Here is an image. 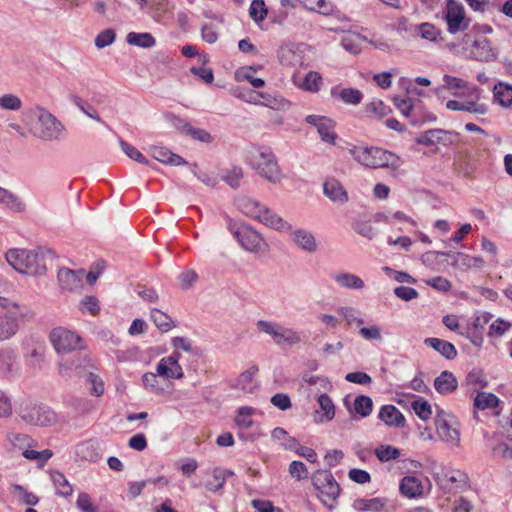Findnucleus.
<instances>
[{
    "label": "nucleus",
    "instance_id": "13d9d810",
    "mask_svg": "<svg viewBox=\"0 0 512 512\" xmlns=\"http://www.w3.org/2000/svg\"><path fill=\"white\" fill-rule=\"evenodd\" d=\"M76 507L81 512H98V509L93 504L90 495L86 492H81L78 494V497L76 500Z\"/></svg>",
    "mask_w": 512,
    "mask_h": 512
},
{
    "label": "nucleus",
    "instance_id": "79ce46f5",
    "mask_svg": "<svg viewBox=\"0 0 512 512\" xmlns=\"http://www.w3.org/2000/svg\"><path fill=\"white\" fill-rule=\"evenodd\" d=\"M383 506L384 502L380 498L356 499L353 502V508L359 512H378L383 508Z\"/></svg>",
    "mask_w": 512,
    "mask_h": 512
},
{
    "label": "nucleus",
    "instance_id": "4c0bfd02",
    "mask_svg": "<svg viewBox=\"0 0 512 512\" xmlns=\"http://www.w3.org/2000/svg\"><path fill=\"white\" fill-rule=\"evenodd\" d=\"M331 94L333 96L339 97L344 103L357 105L362 101L363 94L360 90L354 88H344L341 89L338 93L336 92V88L331 90Z\"/></svg>",
    "mask_w": 512,
    "mask_h": 512
},
{
    "label": "nucleus",
    "instance_id": "9d476101",
    "mask_svg": "<svg viewBox=\"0 0 512 512\" xmlns=\"http://www.w3.org/2000/svg\"><path fill=\"white\" fill-rule=\"evenodd\" d=\"M33 316L31 309H18L0 314V341L8 340L17 333L19 319H30Z\"/></svg>",
    "mask_w": 512,
    "mask_h": 512
},
{
    "label": "nucleus",
    "instance_id": "9b49d317",
    "mask_svg": "<svg viewBox=\"0 0 512 512\" xmlns=\"http://www.w3.org/2000/svg\"><path fill=\"white\" fill-rule=\"evenodd\" d=\"M50 340L58 353H68L75 350L81 338L74 332L62 327L55 328L50 333Z\"/></svg>",
    "mask_w": 512,
    "mask_h": 512
},
{
    "label": "nucleus",
    "instance_id": "f704fd0d",
    "mask_svg": "<svg viewBox=\"0 0 512 512\" xmlns=\"http://www.w3.org/2000/svg\"><path fill=\"white\" fill-rule=\"evenodd\" d=\"M302 342L301 335L298 331L283 326L281 332L279 333V336L275 342L277 346H294L298 345Z\"/></svg>",
    "mask_w": 512,
    "mask_h": 512
},
{
    "label": "nucleus",
    "instance_id": "72a5a7b5",
    "mask_svg": "<svg viewBox=\"0 0 512 512\" xmlns=\"http://www.w3.org/2000/svg\"><path fill=\"white\" fill-rule=\"evenodd\" d=\"M258 372L257 366H252L248 370L242 372L236 381V388L241 389L245 393H252L254 391L255 385L253 383V378Z\"/></svg>",
    "mask_w": 512,
    "mask_h": 512
},
{
    "label": "nucleus",
    "instance_id": "a18cd8bd",
    "mask_svg": "<svg viewBox=\"0 0 512 512\" xmlns=\"http://www.w3.org/2000/svg\"><path fill=\"white\" fill-rule=\"evenodd\" d=\"M256 327L259 332L269 335L275 343L283 325L273 321L259 320L256 323Z\"/></svg>",
    "mask_w": 512,
    "mask_h": 512
},
{
    "label": "nucleus",
    "instance_id": "58836bf2",
    "mask_svg": "<svg viewBox=\"0 0 512 512\" xmlns=\"http://www.w3.org/2000/svg\"><path fill=\"white\" fill-rule=\"evenodd\" d=\"M317 401L323 414L316 422L331 421L335 416V406L332 399L327 394H321Z\"/></svg>",
    "mask_w": 512,
    "mask_h": 512
},
{
    "label": "nucleus",
    "instance_id": "4d7b16f0",
    "mask_svg": "<svg viewBox=\"0 0 512 512\" xmlns=\"http://www.w3.org/2000/svg\"><path fill=\"white\" fill-rule=\"evenodd\" d=\"M511 327V323L505 321L502 318L496 319L489 327L488 336L490 337H501Z\"/></svg>",
    "mask_w": 512,
    "mask_h": 512
},
{
    "label": "nucleus",
    "instance_id": "c03bdc74",
    "mask_svg": "<svg viewBox=\"0 0 512 512\" xmlns=\"http://www.w3.org/2000/svg\"><path fill=\"white\" fill-rule=\"evenodd\" d=\"M353 409L361 417H367L372 412L373 401L369 396L359 395L354 400Z\"/></svg>",
    "mask_w": 512,
    "mask_h": 512
},
{
    "label": "nucleus",
    "instance_id": "c85d7f7f",
    "mask_svg": "<svg viewBox=\"0 0 512 512\" xmlns=\"http://www.w3.org/2000/svg\"><path fill=\"white\" fill-rule=\"evenodd\" d=\"M237 208L246 216L257 219L263 207L258 201L246 196L238 197L235 201Z\"/></svg>",
    "mask_w": 512,
    "mask_h": 512
},
{
    "label": "nucleus",
    "instance_id": "6e6552de",
    "mask_svg": "<svg viewBox=\"0 0 512 512\" xmlns=\"http://www.w3.org/2000/svg\"><path fill=\"white\" fill-rule=\"evenodd\" d=\"M445 20L447 22L448 32L456 34L465 31L469 27L470 20L465 16L463 5L456 0H447Z\"/></svg>",
    "mask_w": 512,
    "mask_h": 512
},
{
    "label": "nucleus",
    "instance_id": "412c9836",
    "mask_svg": "<svg viewBox=\"0 0 512 512\" xmlns=\"http://www.w3.org/2000/svg\"><path fill=\"white\" fill-rule=\"evenodd\" d=\"M323 193L333 202L344 204L348 201V194L342 184L335 178L327 179L323 184Z\"/></svg>",
    "mask_w": 512,
    "mask_h": 512
},
{
    "label": "nucleus",
    "instance_id": "c9c22d12",
    "mask_svg": "<svg viewBox=\"0 0 512 512\" xmlns=\"http://www.w3.org/2000/svg\"><path fill=\"white\" fill-rule=\"evenodd\" d=\"M409 31L417 36H420L422 39L435 41L439 35V30L428 22L422 23L420 25H411Z\"/></svg>",
    "mask_w": 512,
    "mask_h": 512
},
{
    "label": "nucleus",
    "instance_id": "680f3d73",
    "mask_svg": "<svg viewBox=\"0 0 512 512\" xmlns=\"http://www.w3.org/2000/svg\"><path fill=\"white\" fill-rule=\"evenodd\" d=\"M72 101L88 117L98 122H102L98 112L91 105L85 104V102L79 96H72Z\"/></svg>",
    "mask_w": 512,
    "mask_h": 512
},
{
    "label": "nucleus",
    "instance_id": "bf43d9fd",
    "mask_svg": "<svg viewBox=\"0 0 512 512\" xmlns=\"http://www.w3.org/2000/svg\"><path fill=\"white\" fill-rule=\"evenodd\" d=\"M116 38V33L113 29H106L101 31L95 38V46L99 49L111 45Z\"/></svg>",
    "mask_w": 512,
    "mask_h": 512
},
{
    "label": "nucleus",
    "instance_id": "7c9ffc66",
    "mask_svg": "<svg viewBox=\"0 0 512 512\" xmlns=\"http://www.w3.org/2000/svg\"><path fill=\"white\" fill-rule=\"evenodd\" d=\"M333 279L336 281V283L340 287L345 288V289L359 290V289L364 288V286H365L364 281L360 277L356 276L355 274H351V273H346V272L337 273V274L333 275Z\"/></svg>",
    "mask_w": 512,
    "mask_h": 512
},
{
    "label": "nucleus",
    "instance_id": "09e8293b",
    "mask_svg": "<svg viewBox=\"0 0 512 512\" xmlns=\"http://www.w3.org/2000/svg\"><path fill=\"white\" fill-rule=\"evenodd\" d=\"M254 412L252 407L244 406L240 407L237 411V415L235 418V423L239 428L248 429L252 426L253 420L251 419V415Z\"/></svg>",
    "mask_w": 512,
    "mask_h": 512
},
{
    "label": "nucleus",
    "instance_id": "864d4df0",
    "mask_svg": "<svg viewBox=\"0 0 512 512\" xmlns=\"http://www.w3.org/2000/svg\"><path fill=\"white\" fill-rule=\"evenodd\" d=\"M444 84L442 87L435 88V94H439L442 90H454V89H463L466 87V82L461 79L451 75L443 76Z\"/></svg>",
    "mask_w": 512,
    "mask_h": 512
},
{
    "label": "nucleus",
    "instance_id": "aec40b11",
    "mask_svg": "<svg viewBox=\"0 0 512 512\" xmlns=\"http://www.w3.org/2000/svg\"><path fill=\"white\" fill-rule=\"evenodd\" d=\"M378 417L387 426L402 428L406 420L401 411L394 405H384L381 407Z\"/></svg>",
    "mask_w": 512,
    "mask_h": 512
},
{
    "label": "nucleus",
    "instance_id": "de8ad7c7",
    "mask_svg": "<svg viewBox=\"0 0 512 512\" xmlns=\"http://www.w3.org/2000/svg\"><path fill=\"white\" fill-rule=\"evenodd\" d=\"M374 453L381 462L395 460L400 456V450L391 445H380L375 449Z\"/></svg>",
    "mask_w": 512,
    "mask_h": 512
},
{
    "label": "nucleus",
    "instance_id": "ddd939ff",
    "mask_svg": "<svg viewBox=\"0 0 512 512\" xmlns=\"http://www.w3.org/2000/svg\"><path fill=\"white\" fill-rule=\"evenodd\" d=\"M232 234L241 246L250 252H257L263 242L262 236L249 226H240L232 229Z\"/></svg>",
    "mask_w": 512,
    "mask_h": 512
},
{
    "label": "nucleus",
    "instance_id": "e2e57ef3",
    "mask_svg": "<svg viewBox=\"0 0 512 512\" xmlns=\"http://www.w3.org/2000/svg\"><path fill=\"white\" fill-rule=\"evenodd\" d=\"M243 177V170L241 167H233L231 170L227 172V174L223 177V180L230 185L232 188L236 189L240 186V180Z\"/></svg>",
    "mask_w": 512,
    "mask_h": 512
},
{
    "label": "nucleus",
    "instance_id": "5701e85b",
    "mask_svg": "<svg viewBox=\"0 0 512 512\" xmlns=\"http://www.w3.org/2000/svg\"><path fill=\"white\" fill-rule=\"evenodd\" d=\"M458 387V381L450 371H443L434 380V388L441 395L453 393Z\"/></svg>",
    "mask_w": 512,
    "mask_h": 512
},
{
    "label": "nucleus",
    "instance_id": "a211bd4d",
    "mask_svg": "<svg viewBox=\"0 0 512 512\" xmlns=\"http://www.w3.org/2000/svg\"><path fill=\"white\" fill-rule=\"evenodd\" d=\"M436 431L439 437L446 442L458 444L460 441V434L456 428H453L446 419L445 413L441 410L435 417Z\"/></svg>",
    "mask_w": 512,
    "mask_h": 512
},
{
    "label": "nucleus",
    "instance_id": "b1692460",
    "mask_svg": "<svg viewBox=\"0 0 512 512\" xmlns=\"http://www.w3.org/2000/svg\"><path fill=\"white\" fill-rule=\"evenodd\" d=\"M292 240L303 251L314 253L317 250V243L313 234L304 229H297L292 232Z\"/></svg>",
    "mask_w": 512,
    "mask_h": 512
},
{
    "label": "nucleus",
    "instance_id": "c756f323",
    "mask_svg": "<svg viewBox=\"0 0 512 512\" xmlns=\"http://www.w3.org/2000/svg\"><path fill=\"white\" fill-rule=\"evenodd\" d=\"M448 132L442 129H430L416 138V142L421 145L431 146L436 143H446Z\"/></svg>",
    "mask_w": 512,
    "mask_h": 512
},
{
    "label": "nucleus",
    "instance_id": "774afa93",
    "mask_svg": "<svg viewBox=\"0 0 512 512\" xmlns=\"http://www.w3.org/2000/svg\"><path fill=\"white\" fill-rule=\"evenodd\" d=\"M252 506L258 512H283L280 508L273 506L272 502L266 500L255 499Z\"/></svg>",
    "mask_w": 512,
    "mask_h": 512
},
{
    "label": "nucleus",
    "instance_id": "e433bc0d",
    "mask_svg": "<svg viewBox=\"0 0 512 512\" xmlns=\"http://www.w3.org/2000/svg\"><path fill=\"white\" fill-rule=\"evenodd\" d=\"M51 480L56 489V493L63 497H68L72 494L73 489L69 481L66 479L63 473L59 471L51 472Z\"/></svg>",
    "mask_w": 512,
    "mask_h": 512
},
{
    "label": "nucleus",
    "instance_id": "2eb2a0df",
    "mask_svg": "<svg viewBox=\"0 0 512 512\" xmlns=\"http://www.w3.org/2000/svg\"><path fill=\"white\" fill-rule=\"evenodd\" d=\"M278 59L282 65L302 66L304 63L303 45L294 43L282 45L278 50Z\"/></svg>",
    "mask_w": 512,
    "mask_h": 512
},
{
    "label": "nucleus",
    "instance_id": "3c124183",
    "mask_svg": "<svg viewBox=\"0 0 512 512\" xmlns=\"http://www.w3.org/2000/svg\"><path fill=\"white\" fill-rule=\"evenodd\" d=\"M22 107L21 99L11 93L0 96V108L3 110L18 111Z\"/></svg>",
    "mask_w": 512,
    "mask_h": 512
},
{
    "label": "nucleus",
    "instance_id": "473e14b6",
    "mask_svg": "<svg viewBox=\"0 0 512 512\" xmlns=\"http://www.w3.org/2000/svg\"><path fill=\"white\" fill-rule=\"evenodd\" d=\"M126 41L129 45L141 47V48H151L156 44L155 38L147 32L136 33L130 32L126 37Z\"/></svg>",
    "mask_w": 512,
    "mask_h": 512
},
{
    "label": "nucleus",
    "instance_id": "49530a36",
    "mask_svg": "<svg viewBox=\"0 0 512 512\" xmlns=\"http://www.w3.org/2000/svg\"><path fill=\"white\" fill-rule=\"evenodd\" d=\"M366 112L375 118H383L391 112V109L382 100L374 99L366 105Z\"/></svg>",
    "mask_w": 512,
    "mask_h": 512
},
{
    "label": "nucleus",
    "instance_id": "393cba45",
    "mask_svg": "<svg viewBox=\"0 0 512 512\" xmlns=\"http://www.w3.org/2000/svg\"><path fill=\"white\" fill-rule=\"evenodd\" d=\"M174 120L175 127L184 134L190 135L193 139L204 143H209L212 141V137L208 131L200 128H194L189 123L176 117L174 118Z\"/></svg>",
    "mask_w": 512,
    "mask_h": 512
},
{
    "label": "nucleus",
    "instance_id": "0eeeda50",
    "mask_svg": "<svg viewBox=\"0 0 512 512\" xmlns=\"http://www.w3.org/2000/svg\"><path fill=\"white\" fill-rule=\"evenodd\" d=\"M393 103L401 114L409 119L410 124L413 126H419L426 122H434L436 120V116L434 114H422L420 112V100L395 96L393 98Z\"/></svg>",
    "mask_w": 512,
    "mask_h": 512
},
{
    "label": "nucleus",
    "instance_id": "f8f14e48",
    "mask_svg": "<svg viewBox=\"0 0 512 512\" xmlns=\"http://www.w3.org/2000/svg\"><path fill=\"white\" fill-rule=\"evenodd\" d=\"M180 358L181 353L175 349L170 356L164 357L158 362L157 374L165 379H181L184 373L179 364Z\"/></svg>",
    "mask_w": 512,
    "mask_h": 512
},
{
    "label": "nucleus",
    "instance_id": "2f4dec72",
    "mask_svg": "<svg viewBox=\"0 0 512 512\" xmlns=\"http://www.w3.org/2000/svg\"><path fill=\"white\" fill-rule=\"evenodd\" d=\"M494 101L503 107L512 105V86L499 82L493 88Z\"/></svg>",
    "mask_w": 512,
    "mask_h": 512
},
{
    "label": "nucleus",
    "instance_id": "37998d69",
    "mask_svg": "<svg viewBox=\"0 0 512 512\" xmlns=\"http://www.w3.org/2000/svg\"><path fill=\"white\" fill-rule=\"evenodd\" d=\"M151 318L162 332H167L175 326L171 317L159 309L154 308L151 310Z\"/></svg>",
    "mask_w": 512,
    "mask_h": 512
},
{
    "label": "nucleus",
    "instance_id": "1a4fd4ad",
    "mask_svg": "<svg viewBox=\"0 0 512 512\" xmlns=\"http://www.w3.org/2000/svg\"><path fill=\"white\" fill-rule=\"evenodd\" d=\"M436 483L446 492L464 490L468 485V476L460 470L442 469L434 476Z\"/></svg>",
    "mask_w": 512,
    "mask_h": 512
},
{
    "label": "nucleus",
    "instance_id": "f3484780",
    "mask_svg": "<svg viewBox=\"0 0 512 512\" xmlns=\"http://www.w3.org/2000/svg\"><path fill=\"white\" fill-rule=\"evenodd\" d=\"M85 271L61 268L58 271V280L62 289L73 292L83 287Z\"/></svg>",
    "mask_w": 512,
    "mask_h": 512
},
{
    "label": "nucleus",
    "instance_id": "f257e3e1",
    "mask_svg": "<svg viewBox=\"0 0 512 512\" xmlns=\"http://www.w3.org/2000/svg\"><path fill=\"white\" fill-rule=\"evenodd\" d=\"M50 255L42 249H11L6 253V260L19 273L35 276L45 273L46 256Z\"/></svg>",
    "mask_w": 512,
    "mask_h": 512
},
{
    "label": "nucleus",
    "instance_id": "0e129e2a",
    "mask_svg": "<svg viewBox=\"0 0 512 512\" xmlns=\"http://www.w3.org/2000/svg\"><path fill=\"white\" fill-rule=\"evenodd\" d=\"M289 473L297 480L308 478L307 467L302 461H292L289 465Z\"/></svg>",
    "mask_w": 512,
    "mask_h": 512
},
{
    "label": "nucleus",
    "instance_id": "4be33fe9",
    "mask_svg": "<svg viewBox=\"0 0 512 512\" xmlns=\"http://www.w3.org/2000/svg\"><path fill=\"white\" fill-rule=\"evenodd\" d=\"M472 53L476 59L480 61H491L497 57L496 49L491 45L490 41L484 37L474 40Z\"/></svg>",
    "mask_w": 512,
    "mask_h": 512
},
{
    "label": "nucleus",
    "instance_id": "5fc2aeb1",
    "mask_svg": "<svg viewBox=\"0 0 512 512\" xmlns=\"http://www.w3.org/2000/svg\"><path fill=\"white\" fill-rule=\"evenodd\" d=\"M250 17L256 21H262L267 15V9L263 0H253L249 8Z\"/></svg>",
    "mask_w": 512,
    "mask_h": 512
},
{
    "label": "nucleus",
    "instance_id": "39448f33",
    "mask_svg": "<svg viewBox=\"0 0 512 512\" xmlns=\"http://www.w3.org/2000/svg\"><path fill=\"white\" fill-rule=\"evenodd\" d=\"M312 483L319 492L318 497L320 501L328 509H334L341 489L332 473L328 470H317L312 475Z\"/></svg>",
    "mask_w": 512,
    "mask_h": 512
},
{
    "label": "nucleus",
    "instance_id": "338daca9",
    "mask_svg": "<svg viewBox=\"0 0 512 512\" xmlns=\"http://www.w3.org/2000/svg\"><path fill=\"white\" fill-rule=\"evenodd\" d=\"M345 380L360 385H369L372 382V378L367 373L361 371L347 373Z\"/></svg>",
    "mask_w": 512,
    "mask_h": 512
},
{
    "label": "nucleus",
    "instance_id": "a878e982",
    "mask_svg": "<svg viewBox=\"0 0 512 512\" xmlns=\"http://www.w3.org/2000/svg\"><path fill=\"white\" fill-rule=\"evenodd\" d=\"M446 108L452 111H464L473 114L484 115L487 112V106L475 101H457L449 100Z\"/></svg>",
    "mask_w": 512,
    "mask_h": 512
},
{
    "label": "nucleus",
    "instance_id": "7ed1b4c3",
    "mask_svg": "<svg viewBox=\"0 0 512 512\" xmlns=\"http://www.w3.org/2000/svg\"><path fill=\"white\" fill-rule=\"evenodd\" d=\"M349 153L355 161L367 168L387 167L396 170L400 166V159L397 155L379 147L354 146L349 149Z\"/></svg>",
    "mask_w": 512,
    "mask_h": 512
},
{
    "label": "nucleus",
    "instance_id": "69168bd1",
    "mask_svg": "<svg viewBox=\"0 0 512 512\" xmlns=\"http://www.w3.org/2000/svg\"><path fill=\"white\" fill-rule=\"evenodd\" d=\"M8 440L14 447H17L23 451L26 449V447L30 446L31 442V438L27 434L23 433H10L8 435Z\"/></svg>",
    "mask_w": 512,
    "mask_h": 512
},
{
    "label": "nucleus",
    "instance_id": "603ef678",
    "mask_svg": "<svg viewBox=\"0 0 512 512\" xmlns=\"http://www.w3.org/2000/svg\"><path fill=\"white\" fill-rule=\"evenodd\" d=\"M413 410L415 411L416 415L424 420L427 421L430 419L432 415V408L431 405L428 403V401L420 398L418 400H415L411 404Z\"/></svg>",
    "mask_w": 512,
    "mask_h": 512
},
{
    "label": "nucleus",
    "instance_id": "f03ea898",
    "mask_svg": "<svg viewBox=\"0 0 512 512\" xmlns=\"http://www.w3.org/2000/svg\"><path fill=\"white\" fill-rule=\"evenodd\" d=\"M23 115L36 116L37 121L29 126V132L40 140H59L65 131L64 125L52 113L39 105L26 109Z\"/></svg>",
    "mask_w": 512,
    "mask_h": 512
},
{
    "label": "nucleus",
    "instance_id": "bb28decb",
    "mask_svg": "<svg viewBox=\"0 0 512 512\" xmlns=\"http://www.w3.org/2000/svg\"><path fill=\"white\" fill-rule=\"evenodd\" d=\"M424 343L439 352L442 356H444L448 360H452L457 356V351L455 346L445 340L439 338H426Z\"/></svg>",
    "mask_w": 512,
    "mask_h": 512
},
{
    "label": "nucleus",
    "instance_id": "20e7f679",
    "mask_svg": "<svg viewBox=\"0 0 512 512\" xmlns=\"http://www.w3.org/2000/svg\"><path fill=\"white\" fill-rule=\"evenodd\" d=\"M252 169L271 183L280 182L282 176L274 153L266 146L253 147L248 153Z\"/></svg>",
    "mask_w": 512,
    "mask_h": 512
},
{
    "label": "nucleus",
    "instance_id": "423d86ee",
    "mask_svg": "<svg viewBox=\"0 0 512 512\" xmlns=\"http://www.w3.org/2000/svg\"><path fill=\"white\" fill-rule=\"evenodd\" d=\"M19 415L23 421L34 426H51L57 422L56 413L44 404L23 403Z\"/></svg>",
    "mask_w": 512,
    "mask_h": 512
},
{
    "label": "nucleus",
    "instance_id": "6ab92c4d",
    "mask_svg": "<svg viewBox=\"0 0 512 512\" xmlns=\"http://www.w3.org/2000/svg\"><path fill=\"white\" fill-rule=\"evenodd\" d=\"M256 220L277 231H289L292 228L287 221L264 205Z\"/></svg>",
    "mask_w": 512,
    "mask_h": 512
},
{
    "label": "nucleus",
    "instance_id": "ea45409f",
    "mask_svg": "<svg viewBox=\"0 0 512 512\" xmlns=\"http://www.w3.org/2000/svg\"><path fill=\"white\" fill-rule=\"evenodd\" d=\"M500 400L493 393L479 392L474 398V407L479 410L495 408L498 406Z\"/></svg>",
    "mask_w": 512,
    "mask_h": 512
},
{
    "label": "nucleus",
    "instance_id": "dca6fc26",
    "mask_svg": "<svg viewBox=\"0 0 512 512\" xmlns=\"http://www.w3.org/2000/svg\"><path fill=\"white\" fill-rule=\"evenodd\" d=\"M437 254L450 257L451 265L461 270L482 269L484 266V260L479 256H470L462 252H437Z\"/></svg>",
    "mask_w": 512,
    "mask_h": 512
},
{
    "label": "nucleus",
    "instance_id": "8fccbe9b",
    "mask_svg": "<svg viewBox=\"0 0 512 512\" xmlns=\"http://www.w3.org/2000/svg\"><path fill=\"white\" fill-rule=\"evenodd\" d=\"M119 144L122 151L132 160L145 165L150 164L146 157L131 144L127 143L124 140H120Z\"/></svg>",
    "mask_w": 512,
    "mask_h": 512
},
{
    "label": "nucleus",
    "instance_id": "a19ab883",
    "mask_svg": "<svg viewBox=\"0 0 512 512\" xmlns=\"http://www.w3.org/2000/svg\"><path fill=\"white\" fill-rule=\"evenodd\" d=\"M234 473L226 469H215L213 471V480L206 483V489L211 492H217L223 488L227 477L232 476Z\"/></svg>",
    "mask_w": 512,
    "mask_h": 512
},
{
    "label": "nucleus",
    "instance_id": "6e6d98bb",
    "mask_svg": "<svg viewBox=\"0 0 512 512\" xmlns=\"http://www.w3.org/2000/svg\"><path fill=\"white\" fill-rule=\"evenodd\" d=\"M322 84V78L317 72H309L304 78L302 87L311 92H316L320 89Z\"/></svg>",
    "mask_w": 512,
    "mask_h": 512
},
{
    "label": "nucleus",
    "instance_id": "052dcab7",
    "mask_svg": "<svg viewBox=\"0 0 512 512\" xmlns=\"http://www.w3.org/2000/svg\"><path fill=\"white\" fill-rule=\"evenodd\" d=\"M359 335L368 341H382L383 339L381 328L378 325L360 328Z\"/></svg>",
    "mask_w": 512,
    "mask_h": 512
},
{
    "label": "nucleus",
    "instance_id": "4468645a",
    "mask_svg": "<svg viewBox=\"0 0 512 512\" xmlns=\"http://www.w3.org/2000/svg\"><path fill=\"white\" fill-rule=\"evenodd\" d=\"M306 122L317 128V132L322 141L335 144L337 138L334 131L335 123L330 118L320 115H308Z\"/></svg>",
    "mask_w": 512,
    "mask_h": 512
},
{
    "label": "nucleus",
    "instance_id": "cd10ccee",
    "mask_svg": "<svg viewBox=\"0 0 512 512\" xmlns=\"http://www.w3.org/2000/svg\"><path fill=\"white\" fill-rule=\"evenodd\" d=\"M399 488L400 492L408 498L420 496L423 490L421 481L415 476L403 477Z\"/></svg>",
    "mask_w": 512,
    "mask_h": 512
}]
</instances>
